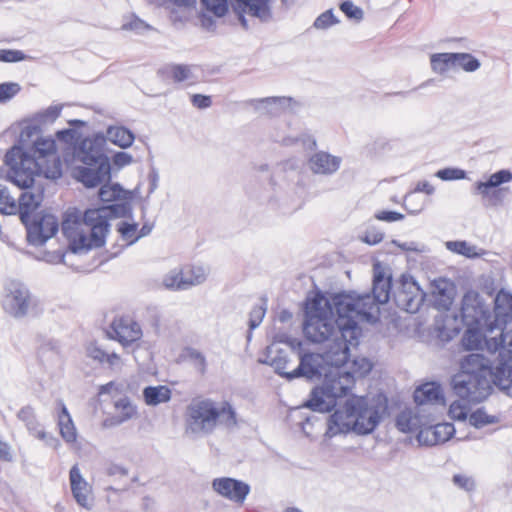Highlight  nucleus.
<instances>
[{
  "mask_svg": "<svg viewBox=\"0 0 512 512\" xmlns=\"http://www.w3.org/2000/svg\"><path fill=\"white\" fill-rule=\"evenodd\" d=\"M507 322H490L482 335L488 350L496 353L491 365L482 363V379L491 382L500 389H509L512 385V330L505 331Z\"/></svg>",
  "mask_w": 512,
  "mask_h": 512,
  "instance_id": "4",
  "label": "nucleus"
},
{
  "mask_svg": "<svg viewBox=\"0 0 512 512\" xmlns=\"http://www.w3.org/2000/svg\"><path fill=\"white\" fill-rule=\"evenodd\" d=\"M118 230L121 233L122 237L129 242H134L135 240L138 239V226L136 224H129L123 222L119 225Z\"/></svg>",
  "mask_w": 512,
  "mask_h": 512,
  "instance_id": "49",
  "label": "nucleus"
},
{
  "mask_svg": "<svg viewBox=\"0 0 512 512\" xmlns=\"http://www.w3.org/2000/svg\"><path fill=\"white\" fill-rule=\"evenodd\" d=\"M436 177L443 181L460 180L465 178V171L462 169L447 167L436 172Z\"/></svg>",
  "mask_w": 512,
  "mask_h": 512,
  "instance_id": "42",
  "label": "nucleus"
},
{
  "mask_svg": "<svg viewBox=\"0 0 512 512\" xmlns=\"http://www.w3.org/2000/svg\"><path fill=\"white\" fill-rule=\"evenodd\" d=\"M137 414V407L128 397H123L114 402V414L107 417L103 425L105 427L119 425L135 418Z\"/></svg>",
  "mask_w": 512,
  "mask_h": 512,
  "instance_id": "23",
  "label": "nucleus"
},
{
  "mask_svg": "<svg viewBox=\"0 0 512 512\" xmlns=\"http://www.w3.org/2000/svg\"><path fill=\"white\" fill-rule=\"evenodd\" d=\"M17 211V204L12 198L6 187L0 186V213L2 214H15Z\"/></svg>",
  "mask_w": 512,
  "mask_h": 512,
  "instance_id": "40",
  "label": "nucleus"
},
{
  "mask_svg": "<svg viewBox=\"0 0 512 512\" xmlns=\"http://www.w3.org/2000/svg\"><path fill=\"white\" fill-rule=\"evenodd\" d=\"M418 405L445 406V397L441 386L436 382H426L418 386L413 394Z\"/></svg>",
  "mask_w": 512,
  "mask_h": 512,
  "instance_id": "22",
  "label": "nucleus"
},
{
  "mask_svg": "<svg viewBox=\"0 0 512 512\" xmlns=\"http://www.w3.org/2000/svg\"><path fill=\"white\" fill-rule=\"evenodd\" d=\"M375 219L379 221L384 222H395L400 221L404 218V215L402 213L396 212V211H378L374 215Z\"/></svg>",
  "mask_w": 512,
  "mask_h": 512,
  "instance_id": "54",
  "label": "nucleus"
},
{
  "mask_svg": "<svg viewBox=\"0 0 512 512\" xmlns=\"http://www.w3.org/2000/svg\"><path fill=\"white\" fill-rule=\"evenodd\" d=\"M459 333L458 328H447L444 325L437 327V339L444 343L448 342L451 339H453L455 336H457Z\"/></svg>",
  "mask_w": 512,
  "mask_h": 512,
  "instance_id": "52",
  "label": "nucleus"
},
{
  "mask_svg": "<svg viewBox=\"0 0 512 512\" xmlns=\"http://www.w3.org/2000/svg\"><path fill=\"white\" fill-rule=\"evenodd\" d=\"M86 221L88 230L85 236L89 240L87 250L92 247L102 246L109 230V223L108 220L102 216L101 209L86 210Z\"/></svg>",
  "mask_w": 512,
  "mask_h": 512,
  "instance_id": "14",
  "label": "nucleus"
},
{
  "mask_svg": "<svg viewBox=\"0 0 512 512\" xmlns=\"http://www.w3.org/2000/svg\"><path fill=\"white\" fill-rule=\"evenodd\" d=\"M234 10L239 14V19L243 25H246L244 13L260 19H267L270 16L268 0H236Z\"/></svg>",
  "mask_w": 512,
  "mask_h": 512,
  "instance_id": "25",
  "label": "nucleus"
},
{
  "mask_svg": "<svg viewBox=\"0 0 512 512\" xmlns=\"http://www.w3.org/2000/svg\"><path fill=\"white\" fill-rule=\"evenodd\" d=\"M416 191L418 192H423L427 195H431L434 193V186L429 183L428 181H419L416 185V188H415Z\"/></svg>",
  "mask_w": 512,
  "mask_h": 512,
  "instance_id": "61",
  "label": "nucleus"
},
{
  "mask_svg": "<svg viewBox=\"0 0 512 512\" xmlns=\"http://www.w3.org/2000/svg\"><path fill=\"white\" fill-rule=\"evenodd\" d=\"M61 230L73 251L87 250L89 240L85 236L88 230L86 212L82 215L75 208L67 210L63 216Z\"/></svg>",
  "mask_w": 512,
  "mask_h": 512,
  "instance_id": "9",
  "label": "nucleus"
},
{
  "mask_svg": "<svg viewBox=\"0 0 512 512\" xmlns=\"http://www.w3.org/2000/svg\"><path fill=\"white\" fill-rule=\"evenodd\" d=\"M0 459L3 461H11L12 454L8 443L0 440Z\"/></svg>",
  "mask_w": 512,
  "mask_h": 512,
  "instance_id": "62",
  "label": "nucleus"
},
{
  "mask_svg": "<svg viewBox=\"0 0 512 512\" xmlns=\"http://www.w3.org/2000/svg\"><path fill=\"white\" fill-rule=\"evenodd\" d=\"M86 354L89 358L93 359L94 361H97L101 365H104L110 353L103 350L96 343H90L86 347Z\"/></svg>",
  "mask_w": 512,
  "mask_h": 512,
  "instance_id": "44",
  "label": "nucleus"
},
{
  "mask_svg": "<svg viewBox=\"0 0 512 512\" xmlns=\"http://www.w3.org/2000/svg\"><path fill=\"white\" fill-rule=\"evenodd\" d=\"M397 428L404 433L418 432L421 428L420 418L411 410H404L396 418Z\"/></svg>",
  "mask_w": 512,
  "mask_h": 512,
  "instance_id": "34",
  "label": "nucleus"
},
{
  "mask_svg": "<svg viewBox=\"0 0 512 512\" xmlns=\"http://www.w3.org/2000/svg\"><path fill=\"white\" fill-rule=\"evenodd\" d=\"M454 426L450 423H438L433 426L421 427L417 433V440L420 444L434 446L445 443L454 434Z\"/></svg>",
  "mask_w": 512,
  "mask_h": 512,
  "instance_id": "18",
  "label": "nucleus"
},
{
  "mask_svg": "<svg viewBox=\"0 0 512 512\" xmlns=\"http://www.w3.org/2000/svg\"><path fill=\"white\" fill-rule=\"evenodd\" d=\"M480 387V354L471 353L464 357L460 370L452 379V388L460 400L454 401L449 407V415L453 419L465 420L471 410V403L477 401Z\"/></svg>",
  "mask_w": 512,
  "mask_h": 512,
  "instance_id": "5",
  "label": "nucleus"
},
{
  "mask_svg": "<svg viewBox=\"0 0 512 512\" xmlns=\"http://www.w3.org/2000/svg\"><path fill=\"white\" fill-rule=\"evenodd\" d=\"M19 91V86L16 83H1L0 84V103H5L12 99Z\"/></svg>",
  "mask_w": 512,
  "mask_h": 512,
  "instance_id": "47",
  "label": "nucleus"
},
{
  "mask_svg": "<svg viewBox=\"0 0 512 512\" xmlns=\"http://www.w3.org/2000/svg\"><path fill=\"white\" fill-rule=\"evenodd\" d=\"M297 346L293 341H275L266 348L265 362L274 367L280 375L290 379L289 373L293 369L291 356L297 357L301 343L298 342Z\"/></svg>",
  "mask_w": 512,
  "mask_h": 512,
  "instance_id": "10",
  "label": "nucleus"
},
{
  "mask_svg": "<svg viewBox=\"0 0 512 512\" xmlns=\"http://www.w3.org/2000/svg\"><path fill=\"white\" fill-rule=\"evenodd\" d=\"M432 70L438 74L463 69L474 71L478 68V61L466 53H437L430 58Z\"/></svg>",
  "mask_w": 512,
  "mask_h": 512,
  "instance_id": "12",
  "label": "nucleus"
},
{
  "mask_svg": "<svg viewBox=\"0 0 512 512\" xmlns=\"http://www.w3.org/2000/svg\"><path fill=\"white\" fill-rule=\"evenodd\" d=\"M190 75L191 70L187 65H173L169 68V76L174 82L185 81Z\"/></svg>",
  "mask_w": 512,
  "mask_h": 512,
  "instance_id": "43",
  "label": "nucleus"
},
{
  "mask_svg": "<svg viewBox=\"0 0 512 512\" xmlns=\"http://www.w3.org/2000/svg\"><path fill=\"white\" fill-rule=\"evenodd\" d=\"M191 102L194 107L198 109H205L211 106L212 100L210 96L202 94H193L191 96Z\"/></svg>",
  "mask_w": 512,
  "mask_h": 512,
  "instance_id": "55",
  "label": "nucleus"
},
{
  "mask_svg": "<svg viewBox=\"0 0 512 512\" xmlns=\"http://www.w3.org/2000/svg\"><path fill=\"white\" fill-rule=\"evenodd\" d=\"M18 418L23 421L31 433L38 439L44 440L46 432L40 428L35 413L31 407H24L18 412Z\"/></svg>",
  "mask_w": 512,
  "mask_h": 512,
  "instance_id": "33",
  "label": "nucleus"
},
{
  "mask_svg": "<svg viewBox=\"0 0 512 512\" xmlns=\"http://www.w3.org/2000/svg\"><path fill=\"white\" fill-rule=\"evenodd\" d=\"M132 160V156L126 152H118L113 156V163L119 168L129 165Z\"/></svg>",
  "mask_w": 512,
  "mask_h": 512,
  "instance_id": "58",
  "label": "nucleus"
},
{
  "mask_svg": "<svg viewBox=\"0 0 512 512\" xmlns=\"http://www.w3.org/2000/svg\"><path fill=\"white\" fill-rule=\"evenodd\" d=\"M445 245L449 251L467 258H475L478 256L476 247L466 241H448Z\"/></svg>",
  "mask_w": 512,
  "mask_h": 512,
  "instance_id": "38",
  "label": "nucleus"
},
{
  "mask_svg": "<svg viewBox=\"0 0 512 512\" xmlns=\"http://www.w3.org/2000/svg\"><path fill=\"white\" fill-rule=\"evenodd\" d=\"M207 11L217 17L224 16L229 9L228 0H201Z\"/></svg>",
  "mask_w": 512,
  "mask_h": 512,
  "instance_id": "41",
  "label": "nucleus"
},
{
  "mask_svg": "<svg viewBox=\"0 0 512 512\" xmlns=\"http://www.w3.org/2000/svg\"><path fill=\"white\" fill-rule=\"evenodd\" d=\"M69 481L76 502L82 507L89 508L93 500L92 487L81 475L78 465L70 469Z\"/></svg>",
  "mask_w": 512,
  "mask_h": 512,
  "instance_id": "20",
  "label": "nucleus"
},
{
  "mask_svg": "<svg viewBox=\"0 0 512 512\" xmlns=\"http://www.w3.org/2000/svg\"><path fill=\"white\" fill-rule=\"evenodd\" d=\"M462 348L465 351L480 349V329L474 325L467 328L462 338Z\"/></svg>",
  "mask_w": 512,
  "mask_h": 512,
  "instance_id": "37",
  "label": "nucleus"
},
{
  "mask_svg": "<svg viewBox=\"0 0 512 512\" xmlns=\"http://www.w3.org/2000/svg\"><path fill=\"white\" fill-rule=\"evenodd\" d=\"M172 391L165 385L148 386L143 390V398L147 405L156 406L171 399Z\"/></svg>",
  "mask_w": 512,
  "mask_h": 512,
  "instance_id": "32",
  "label": "nucleus"
},
{
  "mask_svg": "<svg viewBox=\"0 0 512 512\" xmlns=\"http://www.w3.org/2000/svg\"><path fill=\"white\" fill-rule=\"evenodd\" d=\"M512 180V173L509 170H500L492 174L486 182H482V188H484L483 195L491 201L492 204H496L501 201L507 192V189L499 188L490 194L489 189L497 188L503 183L510 182Z\"/></svg>",
  "mask_w": 512,
  "mask_h": 512,
  "instance_id": "24",
  "label": "nucleus"
},
{
  "mask_svg": "<svg viewBox=\"0 0 512 512\" xmlns=\"http://www.w3.org/2000/svg\"><path fill=\"white\" fill-rule=\"evenodd\" d=\"M9 167L8 178L19 188H30L34 183V160L21 147L13 146L5 155Z\"/></svg>",
  "mask_w": 512,
  "mask_h": 512,
  "instance_id": "8",
  "label": "nucleus"
},
{
  "mask_svg": "<svg viewBox=\"0 0 512 512\" xmlns=\"http://www.w3.org/2000/svg\"><path fill=\"white\" fill-rule=\"evenodd\" d=\"M385 407L366 396L351 395L329 418V429L334 433L354 431L369 434L378 426Z\"/></svg>",
  "mask_w": 512,
  "mask_h": 512,
  "instance_id": "3",
  "label": "nucleus"
},
{
  "mask_svg": "<svg viewBox=\"0 0 512 512\" xmlns=\"http://www.w3.org/2000/svg\"><path fill=\"white\" fill-rule=\"evenodd\" d=\"M383 233L376 228H369L360 236V240L369 245H376L383 240Z\"/></svg>",
  "mask_w": 512,
  "mask_h": 512,
  "instance_id": "48",
  "label": "nucleus"
},
{
  "mask_svg": "<svg viewBox=\"0 0 512 512\" xmlns=\"http://www.w3.org/2000/svg\"><path fill=\"white\" fill-rule=\"evenodd\" d=\"M452 480L457 487L467 492L472 491L476 488L475 479L464 473L455 474Z\"/></svg>",
  "mask_w": 512,
  "mask_h": 512,
  "instance_id": "46",
  "label": "nucleus"
},
{
  "mask_svg": "<svg viewBox=\"0 0 512 512\" xmlns=\"http://www.w3.org/2000/svg\"><path fill=\"white\" fill-rule=\"evenodd\" d=\"M424 292L409 274L401 275L399 287L394 294L396 305L409 313L417 312L424 300Z\"/></svg>",
  "mask_w": 512,
  "mask_h": 512,
  "instance_id": "11",
  "label": "nucleus"
},
{
  "mask_svg": "<svg viewBox=\"0 0 512 512\" xmlns=\"http://www.w3.org/2000/svg\"><path fill=\"white\" fill-rule=\"evenodd\" d=\"M56 420L59 434L64 442L72 448L80 449L76 426L67 407L61 400L57 402Z\"/></svg>",
  "mask_w": 512,
  "mask_h": 512,
  "instance_id": "17",
  "label": "nucleus"
},
{
  "mask_svg": "<svg viewBox=\"0 0 512 512\" xmlns=\"http://www.w3.org/2000/svg\"><path fill=\"white\" fill-rule=\"evenodd\" d=\"M212 488L218 495L237 505H242L250 493L247 483L230 477L215 478Z\"/></svg>",
  "mask_w": 512,
  "mask_h": 512,
  "instance_id": "13",
  "label": "nucleus"
},
{
  "mask_svg": "<svg viewBox=\"0 0 512 512\" xmlns=\"http://www.w3.org/2000/svg\"><path fill=\"white\" fill-rule=\"evenodd\" d=\"M28 234L35 241L44 243L47 239L53 237L58 231V221L51 214H43L39 217L29 218V224L25 225Z\"/></svg>",
  "mask_w": 512,
  "mask_h": 512,
  "instance_id": "15",
  "label": "nucleus"
},
{
  "mask_svg": "<svg viewBox=\"0 0 512 512\" xmlns=\"http://www.w3.org/2000/svg\"><path fill=\"white\" fill-rule=\"evenodd\" d=\"M392 276L377 262L373 266L372 295L356 292L310 291L304 302L306 320H377L380 305L388 303Z\"/></svg>",
  "mask_w": 512,
  "mask_h": 512,
  "instance_id": "2",
  "label": "nucleus"
},
{
  "mask_svg": "<svg viewBox=\"0 0 512 512\" xmlns=\"http://www.w3.org/2000/svg\"><path fill=\"white\" fill-rule=\"evenodd\" d=\"M494 320H512V293L500 289L493 299Z\"/></svg>",
  "mask_w": 512,
  "mask_h": 512,
  "instance_id": "28",
  "label": "nucleus"
},
{
  "mask_svg": "<svg viewBox=\"0 0 512 512\" xmlns=\"http://www.w3.org/2000/svg\"><path fill=\"white\" fill-rule=\"evenodd\" d=\"M27 58L21 50L0 49V62L15 63L24 61Z\"/></svg>",
  "mask_w": 512,
  "mask_h": 512,
  "instance_id": "45",
  "label": "nucleus"
},
{
  "mask_svg": "<svg viewBox=\"0 0 512 512\" xmlns=\"http://www.w3.org/2000/svg\"><path fill=\"white\" fill-rule=\"evenodd\" d=\"M109 369L114 370L121 368L123 365V361L120 355L117 353H110L107 357L106 362L104 363Z\"/></svg>",
  "mask_w": 512,
  "mask_h": 512,
  "instance_id": "60",
  "label": "nucleus"
},
{
  "mask_svg": "<svg viewBox=\"0 0 512 512\" xmlns=\"http://www.w3.org/2000/svg\"><path fill=\"white\" fill-rule=\"evenodd\" d=\"M182 274H181V270L180 269H174L172 271H170L168 274H166L163 278V286L169 290H171V286H170V282L173 281V282H179V281H182L183 279Z\"/></svg>",
  "mask_w": 512,
  "mask_h": 512,
  "instance_id": "57",
  "label": "nucleus"
},
{
  "mask_svg": "<svg viewBox=\"0 0 512 512\" xmlns=\"http://www.w3.org/2000/svg\"><path fill=\"white\" fill-rule=\"evenodd\" d=\"M122 188L119 184H103L99 189V198L102 202H114L121 198Z\"/></svg>",
  "mask_w": 512,
  "mask_h": 512,
  "instance_id": "39",
  "label": "nucleus"
},
{
  "mask_svg": "<svg viewBox=\"0 0 512 512\" xmlns=\"http://www.w3.org/2000/svg\"><path fill=\"white\" fill-rule=\"evenodd\" d=\"M340 9L348 18L361 19L363 16L362 10L350 1L343 2Z\"/></svg>",
  "mask_w": 512,
  "mask_h": 512,
  "instance_id": "51",
  "label": "nucleus"
},
{
  "mask_svg": "<svg viewBox=\"0 0 512 512\" xmlns=\"http://www.w3.org/2000/svg\"><path fill=\"white\" fill-rule=\"evenodd\" d=\"M34 159L40 160L52 157V155H58L56 151V142L50 138H38L34 144Z\"/></svg>",
  "mask_w": 512,
  "mask_h": 512,
  "instance_id": "36",
  "label": "nucleus"
},
{
  "mask_svg": "<svg viewBox=\"0 0 512 512\" xmlns=\"http://www.w3.org/2000/svg\"><path fill=\"white\" fill-rule=\"evenodd\" d=\"M177 6L192 7L195 5L196 0H170Z\"/></svg>",
  "mask_w": 512,
  "mask_h": 512,
  "instance_id": "63",
  "label": "nucleus"
},
{
  "mask_svg": "<svg viewBox=\"0 0 512 512\" xmlns=\"http://www.w3.org/2000/svg\"><path fill=\"white\" fill-rule=\"evenodd\" d=\"M303 332L312 342L329 344L324 354H302L299 350V364L289 373L290 379L323 377L305 406L316 412H331L351 393L358 379L370 374L374 364L366 357L349 361L350 348L358 346L362 335L358 322H303Z\"/></svg>",
  "mask_w": 512,
  "mask_h": 512,
  "instance_id": "1",
  "label": "nucleus"
},
{
  "mask_svg": "<svg viewBox=\"0 0 512 512\" xmlns=\"http://www.w3.org/2000/svg\"><path fill=\"white\" fill-rule=\"evenodd\" d=\"M107 134L109 140L121 148L131 146L134 141L133 133L125 127H111Z\"/></svg>",
  "mask_w": 512,
  "mask_h": 512,
  "instance_id": "35",
  "label": "nucleus"
},
{
  "mask_svg": "<svg viewBox=\"0 0 512 512\" xmlns=\"http://www.w3.org/2000/svg\"><path fill=\"white\" fill-rule=\"evenodd\" d=\"M34 167L39 174L49 179H58L62 175V161L59 155H52L50 158L34 160Z\"/></svg>",
  "mask_w": 512,
  "mask_h": 512,
  "instance_id": "30",
  "label": "nucleus"
},
{
  "mask_svg": "<svg viewBox=\"0 0 512 512\" xmlns=\"http://www.w3.org/2000/svg\"><path fill=\"white\" fill-rule=\"evenodd\" d=\"M480 296L476 291H468L462 300V320H480Z\"/></svg>",
  "mask_w": 512,
  "mask_h": 512,
  "instance_id": "31",
  "label": "nucleus"
},
{
  "mask_svg": "<svg viewBox=\"0 0 512 512\" xmlns=\"http://www.w3.org/2000/svg\"><path fill=\"white\" fill-rule=\"evenodd\" d=\"M43 199L41 192L32 193L24 191L19 198V213L20 219L24 225L29 224V218L33 216L35 211L39 208Z\"/></svg>",
  "mask_w": 512,
  "mask_h": 512,
  "instance_id": "27",
  "label": "nucleus"
},
{
  "mask_svg": "<svg viewBox=\"0 0 512 512\" xmlns=\"http://www.w3.org/2000/svg\"><path fill=\"white\" fill-rule=\"evenodd\" d=\"M266 314V302L262 300L250 312V320H263Z\"/></svg>",
  "mask_w": 512,
  "mask_h": 512,
  "instance_id": "56",
  "label": "nucleus"
},
{
  "mask_svg": "<svg viewBox=\"0 0 512 512\" xmlns=\"http://www.w3.org/2000/svg\"><path fill=\"white\" fill-rule=\"evenodd\" d=\"M186 357L193 361L196 369L199 370L201 373L205 371L206 361L204 356L200 352L193 349H189L187 350Z\"/></svg>",
  "mask_w": 512,
  "mask_h": 512,
  "instance_id": "53",
  "label": "nucleus"
},
{
  "mask_svg": "<svg viewBox=\"0 0 512 512\" xmlns=\"http://www.w3.org/2000/svg\"><path fill=\"white\" fill-rule=\"evenodd\" d=\"M337 22L331 10H328L319 15L315 22L314 27L317 29H326Z\"/></svg>",
  "mask_w": 512,
  "mask_h": 512,
  "instance_id": "50",
  "label": "nucleus"
},
{
  "mask_svg": "<svg viewBox=\"0 0 512 512\" xmlns=\"http://www.w3.org/2000/svg\"><path fill=\"white\" fill-rule=\"evenodd\" d=\"M469 423L472 424L475 427H478L480 424V413L478 411L473 412L469 416Z\"/></svg>",
  "mask_w": 512,
  "mask_h": 512,
  "instance_id": "64",
  "label": "nucleus"
},
{
  "mask_svg": "<svg viewBox=\"0 0 512 512\" xmlns=\"http://www.w3.org/2000/svg\"><path fill=\"white\" fill-rule=\"evenodd\" d=\"M309 165L314 173L331 174L338 170L340 159L328 153L319 152L310 158Z\"/></svg>",
  "mask_w": 512,
  "mask_h": 512,
  "instance_id": "29",
  "label": "nucleus"
},
{
  "mask_svg": "<svg viewBox=\"0 0 512 512\" xmlns=\"http://www.w3.org/2000/svg\"><path fill=\"white\" fill-rule=\"evenodd\" d=\"M122 392L120 384L111 381L99 387V394H119Z\"/></svg>",
  "mask_w": 512,
  "mask_h": 512,
  "instance_id": "59",
  "label": "nucleus"
},
{
  "mask_svg": "<svg viewBox=\"0 0 512 512\" xmlns=\"http://www.w3.org/2000/svg\"><path fill=\"white\" fill-rule=\"evenodd\" d=\"M183 280L170 282L171 290H185L202 283L206 279V273L200 266L186 264L180 268Z\"/></svg>",
  "mask_w": 512,
  "mask_h": 512,
  "instance_id": "26",
  "label": "nucleus"
},
{
  "mask_svg": "<svg viewBox=\"0 0 512 512\" xmlns=\"http://www.w3.org/2000/svg\"><path fill=\"white\" fill-rule=\"evenodd\" d=\"M81 161L85 166L73 170V177L87 188H95L111 179L110 161L104 154H85Z\"/></svg>",
  "mask_w": 512,
  "mask_h": 512,
  "instance_id": "7",
  "label": "nucleus"
},
{
  "mask_svg": "<svg viewBox=\"0 0 512 512\" xmlns=\"http://www.w3.org/2000/svg\"><path fill=\"white\" fill-rule=\"evenodd\" d=\"M185 421L187 429L192 432L211 433L218 424L235 425L236 414L228 402L221 406L204 398H195L186 408Z\"/></svg>",
  "mask_w": 512,
  "mask_h": 512,
  "instance_id": "6",
  "label": "nucleus"
},
{
  "mask_svg": "<svg viewBox=\"0 0 512 512\" xmlns=\"http://www.w3.org/2000/svg\"><path fill=\"white\" fill-rule=\"evenodd\" d=\"M31 303L29 291L23 287L15 286L9 290L4 298V308L15 317L24 315Z\"/></svg>",
  "mask_w": 512,
  "mask_h": 512,
  "instance_id": "21",
  "label": "nucleus"
},
{
  "mask_svg": "<svg viewBox=\"0 0 512 512\" xmlns=\"http://www.w3.org/2000/svg\"><path fill=\"white\" fill-rule=\"evenodd\" d=\"M456 288L452 281L437 278L430 283V296L433 305L439 310H449L453 304Z\"/></svg>",
  "mask_w": 512,
  "mask_h": 512,
  "instance_id": "16",
  "label": "nucleus"
},
{
  "mask_svg": "<svg viewBox=\"0 0 512 512\" xmlns=\"http://www.w3.org/2000/svg\"><path fill=\"white\" fill-rule=\"evenodd\" d=\"M106 332L110 339L119 342L122 346H128L142 337L138 322H111Z\"/></svg>",
  "mask_w": 512,
  "mask_h": 512,
  "instance_id": "19",
  "label": "nucleus"
}]
</instances>
